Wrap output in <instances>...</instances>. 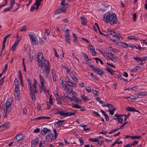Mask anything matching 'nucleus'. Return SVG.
Masks as SVG:
<instances>
[{
  "label": "nucleus",
  "instance_id": "nucleus-1",
  "mask_svg": "<svg viewBox=\"0 0 147 147\" xmlns=\"http://www.w3.org/2000/svg\"><path fill=\"white\" fill-rule=\"evenodd\" d=\"M103 20L107 24L110 23L111 25L117 23V20L115 14H111L110 12H106L104 15Z\"/></svg>",
  "mask_w": 147,
  "mask_h": 147
},
{
  "label": "nucleus",
  "instance_id": "nucleus-2",
  "mask_svg": "<svg viewBox=\"0 0 147 147\" xmlns=\"http://www.w3.org/2000/svg\"><path fill=\"white\" fill-rule=\"evenodd\" d=\"M26 80L29 83L28 88L30 92V97L32 101L34 102L36 100V97L35 94H34V90L33 89V88H32V82L28 78H26Z\"/></svg>",
  "mask_w": 147,
  "mask_h": 147
},
{
  "label": "nucleus",
  "instance_id": "nucleus-3",
  "mask_svg": "<svg viewBox=\"0 0 147 147\" xmlns=\"http://www.w3.org/2000/svg\"><path fill=\"white\" fill-rule=\"evenodd\" d=\"M69 6L68 4H65V5H60L59 8V9H57L55 11L54 14L57 15L62 12H65Z\"/></svg>",
  "mask_w": 147,
  "mask_h": 147
},
{
  "label": "nucleus",
  "instance_id": "nucleus-4",
  "mask_svg": "<svg viewBox=\"0 0 147 147\" xmlns=\"http://www.w3.org/2000/svg\"><path fill=\"white\" fill-rule=\"evenodd\" d=\"M76 111L73 112H66L65 113L63 111H59L57 109H55V113H58L61 116H63L65 117H67L71 115L74 116L76 115Z\"/></svg>",
  "mask_w": 147,
  "mask_h": 147
},
{
  "label": "nucleus",
  "instance_id": "nucleus-5",
  "mask_svg": "<svg viewBox=\"0 0 147 147\" xmlns=\"http://www.w3.org/2000/svg\"><path fill=\"white\" fill-rule=\"evenodd\" d=\"M44 62L45 65L44 66L45 72L46 74L45 76L46 78H48L49 76V73L50 72V62L49 61L46 60L44 61Z\"/></svg>",
  "mask_w": 147,
  "mask_h": 147
},
{
  "label": "nucleus",
  "instance_id": "nucleus-6",
  "mask_svg": "<svg viewBox=\"0 0 147 147\" xmlns=\"http://www.w3.org/2000/svg\"><path fill=\"white\" fill-rule=\"evenodd\" d=\"M108 34L111 35L113 37H116L119 40H121L123 39L122 37L121 36L120 34L113 30L108 31Z\"/></svg>",
  "mask_w": 147,
  "mask_h": 147
},
{
  "label": "nucleus",
  "instance_id": "nucleus-7",
  "mask_svg": "<svg viewBox=\"0 0 147 147\" xmlns=\"http://www.w3.org/2000/svg\"><path fill=\"white\" fill-rule=\"evenodd\" d=\"M65 86V89L66 92L68 93H71L74 95L75 92L73 91L72 88L71 86L69 84H66Z\"/></svg>",
  "mask_w": 147,
  "mask_h": 147
},
{
  "label": "nucleus",
  "instance_id": "nucleus-8",
  "mask_svg": "<svg viewBox=\"0 0 147 147\" xmlns=\"http://www.w3.org/2000/svg\"><path fill=\"white\" fill-rule=\"evenodd\" d=\"M28 35L30 38V39L32 44V45H35L38 44V42L37 40L36 37L35 36L32 34H29Z\"/></svg>",
  "mask_w": 147,
  "mask_h": 147
},
{
  "label": "nucleus",
  "instance_id": "nucleus-9",
  "mask_svg": "<svg viewBox=\"0 0 147 147\" xmlns=\"http://www.w3.org/2000/svg\"><path fill=\"white\" fill-rule=\"evenodd\" d=\"M53 134L51 133L48 134L46 136V138L47 141L51 142L53 141L56 138H55V137H53Z\"/></svg>",
  "mask_w": 147,
  "mask_h": 147
},
{
  "label": "nucleus",
  "instance_id": "nucleus-10",
  "mask_svg": "<svg viewBox=\"0 0 147 147\" xmlns=\"http://www.w3.org/2000/svg\"><path fill=\"white\" fill-rule=\"evenodd\" d=\"M123 115H125V114L119 115L116 114L114 115V116L116 118H114L113 119L114 120H117L118 123L121 124L122 123V121H123V119L122 118V117Z\"/></svg>",
  "mask_w": 147,
  "mask_h": 147
},
{
  "label": "nucleus",
  "instance_id": "nucleus-11",
  "mask_svg": "<svg viewBox=\"0 0 147 147\" xmlns=\"http://www.w3.org/2000/svg\"><path fill=\"white\" fill-rule=\"evenodd\" d=\"M14 96L16 98L19 100L20 99V92L19 87H15Z\"/></svg>",
  "mask_w": 147,
  "mask_h": 147
},
{
  "label": "nucleus",
  "instance_id": "nucleus-12",
  "mask_svg": "<svg viewBox=\"0 0 147 147\" xmlns=\"http://www.w3.org/2000/svg\"><path fill=\"white\" fill-rule=\"evenodd\" d=\"M38 142L39 140L38 139V138H35L34 140H33L32 141L31 147H36Z\"/></svg>",
  "mask_w": 147,
  "mask_h": 147
},
{
  "label": "nucleus",
  "instance_id": "nucleus-13",
  "mask_svg": "<svg viewBox=\"0 0 147 147\" xmlns=\"http://www.w3.org/2000/svg\"><path fill=\"white\" fill-rule=\"evenodd\" d=\"M70 76L73 80L76 82H77L78 79L76 76V74L75 72L73 71L71 72Z\"/></svg>",
  "mask_w": 147,
  "mask_h": 147
},
{
  "label": "nucleus",
  "instance_id": "nucleus-14",
  "mask_svg": "<svg viewBox=\"0 0 147 147\" xmlns=\"http://www.w3.org/2000/svg\"><path fill=\"white\" fill-rule=\"evenodd\" d=\"M51 132V130L49 129L46 128H44L41 131V133L42 135H45L48 132Z\"/></svg>",
  "mask_w": 147,
  "mask_h": 147
},
{
  "label": "nucleus",
  "instance_id": "nucleus-15",
  "mask_svg": "<svg viewBox=\"0 0 147 147\" xmlns=\"http://www.w3.org/2000/svg\"><path fill=\"white\" fill-rule=\"evenodd\" d=\"M10 126V125L9 123L8 122H5L4 124L0 125V128L3 127V128H5L6 129H8Z\"/></svg>",
  "mask_w": 147,
  "mask_h": 147
},
{
  "label": "nucleus",
  "instance_id": "nucleus-16",
  "mask_svg": "<svg viewBox=\"0 0 147 147\" xmlns=\"http://www.w3.org/2000/svg\"><path fill=\"white\" fill-rule=\"evenodd\" d=\"M80 19L82 21V24L84 25H86L87 23L86 18L84 17H81Z\"/></svg>",
  "mask_w": 147,
  "mask_h": 147
},
{
  "label": "nucleus",
  "instance_id": "nucleus-17",
  "mask_svg": "<svg viewBox=\"0 0 147 147\" xmlns=\"http://www.w3.org/2000/svg\"><path fill=\"white\" fill-rule=\"evenodd\" d=\"M41 58V59H43V54L41 53H39L37 56L36 59H37V61H39V60H41L40 59V58Z\"/></svg>",
  "mask_w": 147,
  "mask_h": 147
},
{
  "label": "nucleus",
  "instance_id": "nucleus-18",
  "mask_svg": "<svg viewBox=\"0 0 147 147\" xmlns=\"http://www.w3.org/2000/svg\"><path fill=\"white\" fill-rule=\"evenodd\" d=\"M65 40H66V42L67 43H68L69 45H71L70 43V40L69 37V34H66L65 36Z\"/></svg>",
  "mask_w": 147,
  "mask_h": 147
},
{
  "label": "nucleus",
  "instance_id": "nucleus-19",
  "mask_svg": "<svg viewBox=\"0 0 147 147\" xmlns=\"http://www.w3.org/2000/svg\"><path fill=\"white\" fill-rule=\"evenodd\" d=\"M22 133H19L16 136V139L17 142L19 141L22 139Z\"/></svg>",
  "mask_w": 147,
  "mask_h": 147
},
{
  "label": "nucleus",
  "instance_id": "nucleus-20",
  "mask_svg": "<svg viewBox=\"0 0 147 147\" xmlns=\"http://www.w3.org/2000/svg\"><path fill=\"white\" fill-rule=\"evenodd\" d=\"M50 119V117H39L36 118H34L33 120H41L42 119Z\"/></svg>",
  "mask_w": 147,
  "mask_h": 147
},
{
  "label": "nucleus",
  "instance_id": "nucleus-21",
  "mask_svg": "<svg viewBox=\"0 0 147 147\" xmlns=\"http://www.w3.org/2000/svg\"><path fill=\"white\" fill-rule=\"evenodd\" d=\"M106 69L107 71L110 73L111 75H113V73L114 72V71L113 69L107 66H106Z\"/></svg>",
  "mask_w": 147,
  "mask_h": 147
},
{
  "label": "nucleus",
  "instance_id": "nucleus-22",
  "mask_svg": "<svg viewBox=\"0 0 147 147\" xmlns=\"http://www.w3.org/2000/svg\"><path fill=\"white\" fill-rule=\"evenodd\" d=\"M37 84V82L36 80H34V82L33 83V86L34 88H33V89H34V94H35V93H37V91H36V85Z\"/></svg>",
  "mask_w": 147,
  "mask_h": 147
},
{
  "label": "nucleus",
  "instance_id": "nucleus-23",
  "mask_svg": "<svg viewBox=\"0 0 147 147\" xmlns=\"http://www.w3.org/2000/svg\"><path fill=\"white\" fill-rule=\"evenodd\" d=\"M119 139H118L111 146V147H113L116 144H120L122 143V141H120L119 142H118Z\"/></svg>",
  "mask_w": 147,
  "mask_h": 147
},
{
  "label": "nucleus",
  "instance_id": "nucleus-24",
  "mask_svg": "<svg viewBox=\"0 0 147 147\" xmlns=\"http://www.w3.org/2000/svg\"><path fill=\"white\" fill-rule=\"evenodd\" d=\"M134 108L131 107H127L125 108V110L127 111L134 112Z\"/></svg>",
  "mask_w": 147,
  "mask_h": 147
},
{
  "label": "nucleus",
  "instance_id": "nucleus-25",
  "mask_svg": "<svg viewBox=\"0 0 147 147\" xmlns=\"http://www.w3.org/2000/svg\"><path fill=\"white\" fill-rule=\"evenodd\" d=\"M14 82L15 84V87H19V82L18 80L16 78L15 79Z\"/></svg>",
  "mask_w": 147,
  "mask_h": 147
},
{
  "label": "nucleus",
  "instance_id": "nucleus-26",
  "mask_svg": "<svg viewBox=\"0 0 147 147\" xmlns=\"http://www.w3.org/2000/svg\"><path fill=\"white\" fill-rule=\"evenodd\" d=\"M140 67L139 66H137L136 67L132 69L131 70V72H135L137 71L138 70L140 69Z\"/></svg>",
  "mask_w": 147,
  "mask_h": 147
},
{
  "label": "nucleus",
  "instance_id": "nucleus-27",
  "mask_svg": "<svg viewBox=\"0 0 147 147\" xmlns=\"http://www.w3.org/2000/svg\"><path fill=\"white\" fill-rule=\"evenodd\" d=\"M39 78L40 84L42 85L44 83V78L42 77L41 74H40L39 75Z\"/></svg>",
  "mask_w": 147,
  "mask_h": 147
},
{
  "label": "nucleus",
  "instance_id": "nucleus-28",
  "mask_svg": "<svg viewBox=\"0 0 147 147\" xmlns=\"http://www.w3.org/2000/svg\"><path fill=\"white\" fill-rule=\"evenodd\" d=\"M137 89V86H134L131 88H128L125 89V90H134Z\"/></svg>",
  "mask_w": 147,
  "mask_h": 147
},
{
  "label": "nucleus",
  "instance_id": "nucleus-29",
  "mask_svg": "<svg viewBox=\"0 0 147 147\" xmlns=\"http://www.w3.org/2000/svg\"><path fill=\"white\" fill-rule=\"evenodd\" d=\"M96 73L100 75H101L102 74H103L104 73V71L102 70H101L100 69H99V70H98Z\"/></svg>",
  "mask_w": 147,
  "mask_h": 147
},
{
  "label": "nucleus",
  "instance_id": "nucleus-30",
  "mask_svg": "<svg viewBox=\"0 0 147 147\" xmlns=\"http://www.w3.org/2000/svg\"><path fill=\"white\" fill-rule=\"evenodd\" d=\"M64 96L65 98L67 100H69L70 101L72 100V98L70 97L67 94H64Z\"/></svg>",
  "mask_w": 147,
  "mask_h": 147
},
{
  "label": "nucleus",
  "instance_id": "nucleus-31",
  "mask_svg": "<svg viewBox=\"0 0 147 147\" xmlns=\"http://www.w3.org/2000/svg\"><path fill=\"white\" fill-rule=\"evenodd\" d=\"M71 107L74 108L80 109L82 107L81 106H80L76 104H74L72 105Z\"/></svg>",
  "mask_w": 147,
  "mask_h": 147
},
{
  "label": "nucleus",
  "instance_id": "nucleus-32",
  "mask_svg": "<svg viewBox=\"0 0 147 147\" xmlns=\"http://www.w3.org/2000/svg\"><path fill=\"white\" fill-rule=\"evenodd\" d=\"M39 62L38 63V66L42 68L43 67V62L42 60L39 61Z\"/></svg>",
  "mask_w": 147,
  "mask_h": 147
},
{
  "label": "nucleus",
  "instance_id": "nucleus-33",
  "mask_svg": "<svg viewBox=\"0 0 147 147\" xmlns=\"http://www.w3.org/2000/svg\"><path fill=\"white\" fill-rule=\"evenodd\" d=\"M89 140L91 142H98L99 140L98 138H89Z\"/></svg>",
  "mask_w": 147,
  "mask_h": 147
},
{
  "label": "nucleus",
  "instance_id": "nucleus-34",
  "mask_svg": "<svg viewBox=\"0 0 147 147\" xmlns=\"http://www.w3.org/2000/svg\"><path fill=\"white\" fill-rule=\"evenodd\" d=\"M44 87H45L44 86V83L42 85L41 84V86L39 87V90L40 93H41V92L43 91V89Z\"/></svg>",
  "mask_w": 147,
  "mask_h": 147
},
{
  "label": "nucleus",
  "instance_id": "nucleus-35",
  "mask_svg": "<svg viewBox=\"0 0 147 147\" xmlns=\"http://www.w3.org/2000/svg\"><path fill=\"white\" fill-rule=\"evenodd\" d=\"M55 124L57 125L58 127L61 126L63 125V123H62L61 122L59 121V120L58 121L56 122L55 123Z\"/></svg>",
  "mask_w": 147,
  "mask_h": 147
},
{
  "label": "nucleus",
  "instance_id": "nucleus-36",
  "mask_svg": "<svg viewBox=\"0 0 147 147\" xmlns=\"http://www.w3.org/2000/svg\"><path fill=\"white\" fill-rule=\"evenodd\" d=\"M27 28V26L26 25H24L20 30V32L25 31L26 30Z\"/></svg>",
  "mask_w": 147,
  "mask_h": 147
},
{
  "label": "nucleus",
  "instance_id": "nucleus-37",
  "mask_svg": "<svg viewBox=\"0 0 147 147\" xmlns=\"http://www.w3.org/2000/svg\"><path fill=\"white\" fill-rule=\"evenodd\" d=\"M128 39L129 40L134 39L136 40H138L137 38L136 37L134 36H128Z\"/></svg>",
  "mask_w": 147,
  "mask_h": 147
},
{
  "label": "nucleus",
  "instance_id": "nucleus-38",
  "mask_svg": "<svg viewBox=\"0 0 147 147\" xmlns=\"http://www.w3.org/2000/svg\"><path fill=\"white\" fill-rule=\"evenodd\" d=\"M141 136H131V138L132 139H139L141 138Z\"/></svg>",
  "mask_w": 147,
  "mask_h": 147
},
{
  "label": "nucleus",
  "instance_id": "nucleus-39",
  "mask_svg": "<svg viewBox=\"0 0 147 147\" xmlns=\"http://www.w3.org/2000/svg\"><path fill=\"white\" fill-rule=\"evenodd\" d=\"M124 98H127V99H128V98L130 99V100L128 99V100L130 101H131V100H136L135 98L134 97V96H131V97H124Z\"/></svg>",
  "mask_w": 147,
  "mask_h": 147
},
{
  "label": "nucleus",
  "instance_id": "nucleus-40",
  "mask_svg": "<svg viewBox=\"0 0 147 147\" xmlns=\"http://www.w3.org/2000/svg\"><path fill=\"white\" fill-rule=\"evenodd\" d=\"M90 76H91L92 78L96 80H98V78L96 77L95 75H94L92 73H91L90 74Z\"/></svg>",
  "mask_w": 147,
  "mask_h": 147
},
{
  "label": "nucleus",
  "instance_id": "nucleus-41",
  "mask_svg": "<svg viewBox=\"0 0 147 147\" xmlns=\"http://www.w3.org/2000/svg\"><path fill=\"white\" fill-rule=\"evenodd\" d=\"M52 77L53 78V80H54V78H55L56 77V74L55 73V72L53 69H52Z\"/></svg>",
  "mask_w": 147,
  "mask_h": 147
},
{
  "label": "nucleus",
  "instance_id": "nucleus-42",
  "mask_svg": "<svg viewBox=\"0 0 147 147\" xmlns=\"http://www.w3.org/2000/svg\"><path fill=\"white\" fill-rule=\"evenodd\" d=\"M53 131L54 133L55 138H56L58 136V134L57 133L56 129L55 128H54L53 129Z\"/></svg>",
  "mask_w": 147,
  "mask_h": 147
},
{
  "label": "nucleus",
  "instance_id": "nucleus-43",
  "mask_svg": "<svg viewBox=\"0 0 147 147\" xmlns=\"http://www.w3.org/2000/svg\"><path fill=\"white\" fill-rule=\"evenodd\" d=\"M95 66L94 65H93V67H92V69L93 71H94L96 73L97 71L98 70H99V68H96L94 67Z\"/></svg>",
  "mask_w": 147,
  "mask_h": 147
},
{
  "label": "nucleus",
  "instance_id": "nucleus-44",
  "mask_svg": "<svg viewBox=\"0 0 147 147\" xmlns=\"http://www.w3.org/2000/svg\"><path fill=\"white\" fill-rule=\"evenodd\" d=\"M71 80L68 76H66L65 79V82H67L68 83H70Z\"/></svg>",
  "mask_w": 147,
  "mask_h": 147
},
{
  "label": "nucleus",
  "instance_id": "nucleus-45",
  "mask_svg": "<svg viewBox=\"0 0 147 147\" xmlns=\"http://www.w3.org/2000/svg\"><path fill=\"white\" fill-rule=\"evenodd\" d=\"M110 56L112 57V58L114 59L118 60V57L115 56L112 53H109Z\"/></svg>",
  "mask_w": 147,
  "mask_h": 147
},
{
  "label": "nucleus",
  "instance_id": "nucleus-46",
  "mask_svg": "<svg viewBox=\"0 0 147 147\" xmlns=\"http://www.w3.org/2000/svg\"><path fill=\"white\" fill-rule=\"evenodd\" d=\"M42 0H36L35 3L34 4V5H40L41 4L40 2Z\"/></svg>",
  "mask_w": 147,
  "mask_h": 147
},
{
  "label": "nucleus",
  "instance_id": "nucleus-47",
  "mask_svg": "<svg viewBox=\"0 0 147 147\" xmlns=\"http://www.w3.org/2000/svg\"><path fill=\"white\" fill-rule=\"evenodd\" d=\"M8 65L7 64H6L5 65V66L4 68V69L3 70L2 72L3 73H5L7 71V69Z\"/></svg>",
  "mask_w": 147,
  "mask_h": 147
},
{
  "label": "nucleus",
  "instance_id": "nucleus-48",
  "mask_svg": "<svg viewBox=\"0 0 147 147\" xmlns=\"http://www.w3.org/2000/svg\"><path fill=\"white\" fill-rule=\"evenodd\" d=\"M72 35L74 37L73 40L74 42H76V41L78 39H77V37L76 36V35L74 33H72Z\"/></svg>",
  "mask_w": 147,
  "mask_h": 147
},
{
  "label": "nucleus",
  "instance_id": "nucleus-49",
  "mask_svg": "<svg viewBox=\"0 0 147 147\" xmlns=\"http://www.w3.org/2000/svg\"><path fill=\"white\" fill-rule=\"evenodd\" d=\"M109 49L110 51H112L114 53H116L117 51V49H113L112 47H110L109 48Z\"/></svg>",
  "mask_w": 147,
  "mask_h": 147
},
{
  "label": "nucleus",
  "instance_id": "nucleus-50",
  "mask_svg": "<svg viewBox=\"0 0 147 147\" xmlns=\"http://www.w3.org/2000/svg\"><path fill=\"white\" fill-rule=\"evenodd\" d=\"M81 98L83 99V100L86 101L88 100V98H86L85 96L84 95H81Z\"/></svg>",
  "mask_w": 147,
  "mask_h": 147
},
{
  "label": "nucleus",
  "instance_id": "nucleus-51",
  "mask_svg": "<svg viewBox=\"0 0 147 147\" xmlns=\"http://www.w3.org/2000/svg\"><path fill=\"white\" fill-rule=\"evenodd\" d=\"M138 143V141H135L134 142H132V143H131L130 144L131 146H134L135 145L137 144Z\"/></svg>",
  "mask_w": 147,
  "mask_h": 147
},
{
  "label": "nucleus",
  "instance_id": "nucleus-52",
  "mask_svg": "<svg viewBox=\"0 0 147 147\" xmlns=\"http://www.w3.org/2000/svg\"><path fill=\"white\" fill-rule=\"evenodd\" d=\"M105 57L106 58L107 57L108 58L107 59L109 60H111L112 61H114L113 59L111 58L107 54H106V55H105Z\"/></svg>",
  "mask_w": 147,
  "mask_h": 147
},
{
  "label": "nucleus",
  "instance_id": "nucleus-53",
  "mask_svg": "<svg viewBox=\"0 0 147 147\" xmlns=\"http://www.w3.org/2000/svg\"><path fill=\"white\" fill-rule=\"evenodd\" d=\"M105 117V120L107 121H109V117H108V116L106 113L104 114L103 115Z\"/></svg>",
  "mask_w": 147,
  "mask_h": 147
},
{
  "label": "nucleus",
  "instance_id": "nucleus-54",
  "mask_svg": "<svg viewBox=\"0 0 147 147\" xmlns=\"http://www.w3.org/2000/svg\"><path fill=\"white\" fill-rule=\"evenodd\" d=\"M11 102H10L9 101H7L6 103V106H7L10 107L11 105Z\"/></svg>",
  "mask_w": 147,
  "mask_h": 147
},
{
  "label": "nucleus",
  "instance_id": "nucleus-55",
  "mask_svg": "<svg viewBox=\"0 0 147 147\" xmlns=\"http://www.w3.org/2000/svg\"><path fill=\"white\" fill-rule=\"evenodd\" d=\"M53 51L55 53V56L57 58H58L59 57V55H58V54L57 52V51H56V50L55 49V48H53Z\"/></svg>",
  "mask_w": 147,
  "mask_h": 147
},
{
  "label": "nucleus",
  "instance_id": "nucleus-56",
  "mask_svg": "<svg viewBox=\"0 0 147 147\" xmlns=\"http://www.w3.org/2000/svg\"><path fill=\"white\" fill-rule=\"evenodd\" d=\"M98 50L103 56H104V57H105V55H106V54L107 53H105V51H102L99 49H98Z\"/></svg>",
  "mask_w": 147,
  "mask_h": 147
},
{
  "label": "nucleus",
  "instance_id": "nucleus-57",
  "mask_svg": "<svg viewBox=\"0 0 147 147\" xmlns=\"http://www.w3.org/2000/svg\"><path fill=\"white\" fill-rule=\"evenodd\" d=\"M15 0H11L10 1V5L11 7H12V8H13V5H14L15 1Z\"/></svg>",
  "mask_w": 147,
  "mask_h": 147
},
{
  "label": "nucleus",
  "instance_id": "nucleus-58",
  "mask_svg": "<svg viewBox=\"0 0 147 147\" xmlns=\"http://www.w3.org/2000/svg\"><path fill=\"white\" fill-rule=\"evenodd\" d=\"M3 111H4L3 117L4 118H6L7 117V111L6 110H5V109H4Z\"/></svg>",
  "mask_w": 147,
  "mask_h": 147
},
{
  "label": "nucleus",
  "instance_id": "nucleus-59",
  "mask_svg": "<svg viewBox=\"0 0 147 147\" xmlns=\"http://www.w3.org/2000/svg\"><path fill=\"white\" fill-rule=\"evenodd\" d=\"M110 107H111L110 108L112 110H113V111H115L116 109V108L115 107H114L113 105L112 104H110Z\"/></svg>",
  "mask_w": 147,
  "mask_h": 147
},
{
  "label": "nucleus",
  "instance_id": "nucleus-60",
  "mask_svg": "<svg viewBox=\"0 0 147 147\" xmlns=\"http://www.w3.org/2000/svg\"><path fill=\"white\" fill-rule=\"evenodd\" d=\"M141 57H134V59L136 60V61H138V62H139L140 61H141Z\"/></svg>",
  "mask_w": 147,
  "mask_h": 147
},
{
  "label": "nucleus",
  "instance_id": "nucleus-61",
  "mask_svg": "<svg viewBox=\"0 0 147 147\" xmlns=\"http://www.w3.org/2000/svg\"><path fill=\"white\" fill-rule=\"evenodd\" d=\"M71 84V85H70L72 87H76V83H75L74 82H70V83Z\"/></svg>",
  "mask_w": 147,
  "mask_h": 147
},
{
  "label": "nucleus",
  "instance_id": "nucleus-62",
  "mask_svg": "<svg viewBox=\"0 0 147 147\" xmlns=\"http://www.w3.org/2000/svg\"><path fill=\"white\" fill-rule=\"evenodd\" d=\"M136 13H134L133 15V20L134 22L136 21Z\"/></svg>",
  "mask_w": 147,
  "mask_h": 147
},
{
  "label": "nucleus",
  "instance_id": "nucleus-63",
  "mask_svg": "<svg viewBox=\"0 0 147 147\" xmlns=\"http://www.w3.org/2000/svg\"><path fill=\"white\" fill-rule=\"evenodd\" d=\"M141 61H145L147 60V57H141Z\"/></svg>",
  "mask_w": 147,
  "mask_h": 147
},
{
  "label": "nucleus",
  "instance_id": "nucleus-64",
  "mask_svg": "<svg viewBox=\"0 0 147 147\" xmlns=\"http://www.w3.org/2000/svg\"><path fill=\"white\" fill-rule=\"evenodd\" d=\"M86 90L89 93L91 91V88L89 87H86Z\"/></svg>",
  "mask_w": 147,
  "mask_h": 147
}]
</instances>
